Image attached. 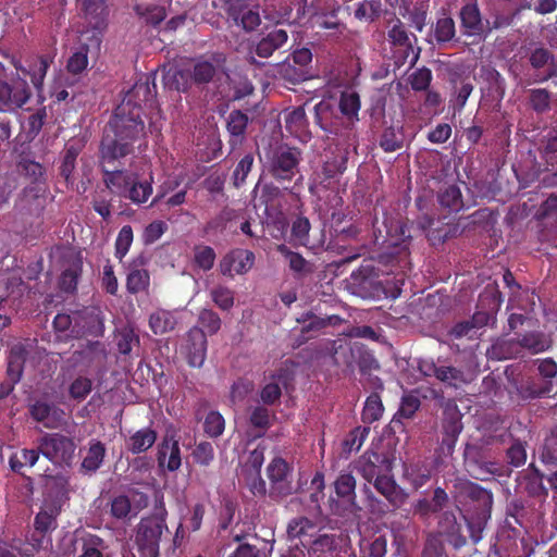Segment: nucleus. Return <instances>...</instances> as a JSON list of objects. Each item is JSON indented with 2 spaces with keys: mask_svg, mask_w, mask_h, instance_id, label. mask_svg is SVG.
I'll return each instance as SVG.
<instances>
[{
  "mask_svg": "<svg viewBox=\"0 0 557 557\" xmlns=\"http://www.w3.org/2000/svg\"><path fill=\"white\" fill-rule=\"evenodd\" d=\"M157 108V85L152 74L141 76L115 108L99 146L106 158L134 154L135 145L146 138L145 109Z\"/></svg>",
  "mask_w": 557,
  "mask_h": 557,
  "instance_id": "nucleus-1",
  "label": "nucleus"
},
{
  "mask_svg": "<svg viewBox=\"0 0 557 557\" xmlns=\"http://www.w3.org/2000/svg\"><path fill=\"white\" fill-rule=\"evenodd\" d=\"M124 158L116 156L115 159L108 160L104 153L99 152L102 182L111 194L134 205H143L152 195L153 177L150 175L149 180L141 181L137 173L122 169L121 160Z\"/></svg>",
  "mask_w": 557,
  "mask_h": 557,
  "instance_id": "nucleus-2",
  "label": "nucleus"
},
{
  "mask_svg": "<svg viewBox=\"0 0 557 557\" xmlns=\"http://www.w3.org/2000/svg\"><path fill=\"white\" fill-rule=\"evenodd\" d=\"M460 496L466 500L469 509L473 510L474 517L467 519V527L470 532V539L473 544L482 540V532L486 521L491 518L493 506V494L481 485L465 481L458 485Z\"/></svg>",
  "mask_w": 557,
  "mask_h": 557,
  "instance_id": "nucleus-3",
  "label": "nucleus"
},
{
  "mask_svg": "<svg viewBox=\"0 0 557 557\" xmlns=\"http://www.w3.org/2000/svg\"><path fill=\"white\" fill-rule=\"evenodd\" d=\"M302 152L297 147L280 144L270 147L264 154V169L276 182H292L299 173Z\"/></svg>",
  "mask_w": 557,
  "mask_h": 557,
  "instance_id": "nucleus-4",
  "label": "nucleus"
},
{
  "mask_svg": "<svg viewBox=\"0 0 557 557\" xmlns=\"http://www.w3.org/2000/svg\"><path fill=\"white\" fill-rule=\"evenodd\" d=\"M386 235L383 238L382 245L385 252L382 258L386 262H396L399 267L408 263L410 255L409 246L411 243V234L407 223L400 219H386L384 221Z\"/></svg>",
  "mask_w": 557,
  "mask_h": 557,
  "instance_id": "nucleus-5",
  "label": "nucleus"
},
{
  "mask_svg": "<svg viewBox=\"0 0 557 557\" xmlns=\"http://www.w3.org/2000/svg\"><path fill=\"white\" fill-rule=\"evenodd\" d=\"M169 533L165 519L158 516L143 518L137 525L134 557H159L163 533Z\"/></svg>",
  "mask_w": 557,
  "mask_h": 557,
  "instance_id": "nucleus-6",
  "label": "nucleus"
},
{
  "mask_svg": "<svg viewBox=\"0 0 557 557\" xmlns=\"http://www.w3.org/2000/svg\"><path fill=\"white\" fill-rule=\"evenodd\" d=\"M75 450L74 440L61 433H48L39 440V451L55 465L71 466Z\"/></svg>",
  "mask_w": 557,
  "mask_h": 557,
  "instance_id": "nucleus-7",
  "label": "nucleus"
},
{
  "mask_svg": "<svg viewBox=\"0 0 557 557\" xmlns=\"http://www.w3.org/2000/svg\"><path fill=\"white\" fill-rule=\"evenodd\" d=\"M387 41L391 45L394 63L397 67L403 66L408 59H410V65H414L419 58L420 49L414 52L410 34L399 18H396L394 24L389 27Z\"/></svg>",
  "mask_w": 557,
  "mask_h": 557,
  "instance_id": "nucleus-8",
  "label": "nucleus"
},
{
  "mask_svg": "<svg viewBox=\"0 0 557 557\" xmlns=\"http://www.w3.org/2000/svg\"><path fill=\"white\" fill-rule=\"evenodd\" d=\"M372 483L374 488L387 500L385 504L370 493L368 499L372 511L384 515L389 510L398 509L405 503L406 494L397 486L392 472L373 480Z\"/></svg>",
  "mask_w": 557,
  "mask_h": 557,
  "instance_id": "nucleus-9",
  "label": "nucleus"
},
{
  "mask_svg": "<svg viewBox=\"0 0 557 557\" xmlns=\"http://www.w3.org/2000/svg\"><path fill=\"white\" fill-rule=\"evenodd\" d=\"M270 497L283 498L294 492L293 467L282 457H274L267 467Z\"/></svg>",
  "mask_w": 557,
  "mask_h": 557,
  "instance_id": "nucleus-10",
  "label": "nucleus"
},
{
  "mask_svg": "<svg viewBox=\"0 0 557 557\" xmlns=\"http://www.w3.org/2000/svg\"><path fill=\"white\" fill-rule=\"evenodd\" d=\"M352 285L356 293L366 299H381L387 297V289L379 277L372 264H361L351 273Z\"/></svg>",
  "mask_w": 557,
  "mask_h": 557,
  "instance_id": "nucleus-11",
  "label": "nucleus"
},
{
  "mask_svg": "<svg viewBox=\"0 0 557 557\" xmlns=\"http://www.w3.org/2000/svg\"><path fill=\"white\" fill-rule=\"evenodd\" d=\"M463 458L467 472L475 480L488 481L503 475V467L486 460L482 449L476 446L467 445Z\"/></svg>",
  "mask_w": 557,
  "mask_h": 557,
  "instance_id": "nucleus-12",
  "label": "nucleus"
},
{
  "mask_svg": "<svg viewBox=\"0 0 557 557\" xmlns=\"http://www.w3.org/2000/svg\"><path fill=\"white\" fill-rule=\"evenodd\" d=\"M32 97L26 79L15 78L11 82L0 79V112H11L22 108Z\"/></svg>",
  "mask_w": 557,
  "mask_h": 557,
  "instance_id": "nucleus-13",
  "label": "nucleus"
},
{
  "mask_svg": "<svg viewBox=\"0 0 557 557\" xmlns=\"http://www.w3.org/2000/svg\"><path fill=\"white\" fill-rule=\"evenodd\" d=\"M503 304L502 293L496 284H488L479 296L478 310L471 318L474 329H480L495 318Z\"/></svg>",
  "mask_w": 557,
  "mask_h": 557,
  "instance_id": "nucleus-14",
  "label": "nucleus"
},
{
  "mask_svg": "<svg viewBox=\"0 0 557 557\" xmlns=\"http://www.w3.org/2000/svg\"><path fill=\"white\" fill-rule=\"evenodd\" d=\"M528 59L534 70L529 84H543L557 77V57L547 48L537 47L531 50Z\"/></svg>",
  "mask_w": 557,
  "mask_h": 557,
  "instance_id": "nucleus-15",
  "label": "nucleus"
},
{
  "mask_svg": "<svg viewBox=\"0 0 557 557\" xmlns=\"http://www.w3.org/2000/svg\"><path fill=\"white\" fill-rule=\"evenodd\" d=\"M429 37V42L440 48L459 42L455 20L446 9L442 8L437 12L435 21L430 26Z\"/></svg>",
  "mask_w": 557,
  "mask_h": 557,
  "instance_id": "nucleus-16",
  "label": "nucleus"
},
{
  "mask_svg": "<svg viewBox=\"0 0 557 557\" xmlns=\"http://www.w3.org/2000/svg\"><path fill=\"white\" fill-rule=\"evenodd\" d=\"M61 509L58 506L45 504V507L34 518V532L30 541L35 549L42 547L44 539L48 533L54 531L58 527L57 518Z\"/></svg>",
  "mask_w": 557,
  "mask_h": 557,
  "instance_id": "nucleus-17",
  "label": "nucleus"
},
{
  "mask_svg": "<svg viewBox=\"0 0 557 557\" xmlns=\"http://www.w3.org/2000/svg\"><path fill=\"white\" fill-rule=\"evenodd\" d=\"M356 468L367 482L372 483L373 480L392 472V462L383 454L366 451L357 461Z\"/></svg>",
  "mask_w": 557,
  "mask_h": 557,
  "instance_id": "nucleus-18",
  "label": "nucleus"
},
{
  "mask_svg": "<svg viewBox=\"0 0 557 557\" xmlns=\"http://www.w3.org/2000/svg\"><path fill=\"white\" fill-rule=\"evenodd\" d=\"M255 253L250 250L236 248L227 252L220 262V271L224 276L247 273L255 263Z\"/></svg>",
  "mask_w": 557,
  "mask_h": 557,
  "instance_id": "nucleus-19",
  "label": "nucleus"
},
{
  "mask_svg": "<svg viewBox=\"0 0 557 557\" xmlns=\"http://www.w3.org/2000/svg\"><path fill=\"white\" fill-rule=\"evenodd\" d=\"M30 417L48 429H57L64 423V411L53 404L37 400L29 407Z\"/></svg>",
  "mask_w": 557,
  "mask_h": 557,
  "instance_id": "nucleus-20",
  "label": "nucleus"
},
{
  "mask_svg": "<svg viewBox=\"0 0 557 557\" xmlns=\"http://www.w3.org/2000/svg\"><path fill=\"white\" fill-rule=\"evenodd\" d=\"M458 18L465 36H481L485 30L476 1L465 3L459 10Z\"/></svg>",
  "mask_w": 557,
  "mask_h": 557,
  "instance_id": "nucleus-21",
  "label": "nucleus"
},
{
  "mask_svg": "<svg viewBox=\"0 0 557 557\" xmlns=\"http://www.w3.org/2000/svg\"><path fill=\"white\" fill-rule=\"evenodd\" d=\"M522 358L525 354L539 355L549 350L553 346V338L543 331H528L517 336Z\"/></svg>",
  "mask_w": 557,
  "mask_h": 557,
  "instance_id": "nucleus-22",
  "label": "nucleus"
},
{
  "mask_svg": "<svg viewBox=\"0 0 557 557\" xmlns=\"http://www.w3.org/2000/svg\"><path fill=\"white\" fill-rule=\"evenodd\" d=\"M70 481L65 474L58 473L48 475L45 483V504L58 506L62 509L64 503L69 499Z\"/></svg>",
  "mask_w": 557,
  "mask_h": 557,
  "instance_id": "nucleus-23",
  "label": "nucleus"
},
{
  "mask_svg": "<svg viewBox=\"0 0 557 557\" xmlns=\"http://www.w3.org/2000/svg\"><path fill=\"white\" fill-rule=\"evenodd\" d=\"M187 361L190 367L200 368L207 356V335L202 329L193 327L187 333Z\"/></svg>",
  "mask_w": 557,
  "mask_h": 557,
  "instance_id": "nucleus-24",
  "label": "nucleus"
},
{
  "mask_svg": "<svg viewBox=\"0 0 557 557\" xmlns=\"http://www.w3.org/2000/svg\"><path fill=\"white\" fill-rule=\"evenodd\" d=\"M438 531L446 536V541L455 548L460 549L467 544L462 533V525L458 522L455 512L444 511L438 521Z\"/></svg>",
  "mask_w": 557,
  "mask_h": 557,
  "instance_id": "nucleus-25",
  "label": "nucleus"
},
{
  "mask_svg": "<svg viewBox=\"0 0 557 557\" xmlns=\"http://www.w3.org/2000/svg\"><path fill=\"white\" fill-rule=\"evenodd\" d=\"M158 463L161 468H165L170 472L180 469L182 465L181 448L178 441L173 435L164 436L158 447Z\"/></svg>",
  "mask_w": 557,
  "mask_h": 557,
  "instance_id": "nucleus-26",
  "label": "nucleus"
},
{
  "mask_svg": "<svg viewBox=\"0 0 557 557\" xmlns=\"http://www.w3.org/2000/svg\"><path fill=\"white\" fill-rule=\"evenodd\" d=\"M343 539L335 534H321L312 541L309 557H339Z\"/></svg>",
  "mask_w": 557,
  "mask_h": 557,
  "instance_id": "nucleus-27",
  "label": "nucleus"
},
{
  "mask_svg": "<svg viewBox=\"0 0 557 557\" xmlns=\"http://www.w3.org/2000/svg\"><path fill=\"white\" fill-rule=\"evenodd\" d=\"M158 437V433L150 426L143 428L133 433L125 442L126 448L133 455L146 453L151 448Z\"/></svg>",
  "mask_w": 557,
  "mask_h": 557,
  "instance_id": "nucleus-28",
  "label": "nucleus"
},
{
  "mask_svg": "<svg viewBox=\"0 0 557 557\" xmlns=\"http://www.w3.org/2000/svg\"><path fill=\"white\" fill-rule=\"evenodd\" d=\"M220 70L219 60L199 58L195 61L191 70V81L196 85L208 84L213 81Z\"/></svg>",
  "mask_w": 557,
  "mask_h": 557,
  "instance_id": "nucleus-29",
  "label": "nucleus"
},
{
  "mask_svg": "<svg viewBox=\"0 0 557 557\" xmlns=\"http://www.w3.org/2000/svg\"><path fill=\"white\" fill-rule=\"evenodd\" d=\"M288 39L285 29H273L265 37L260 39L255 48V53L260 58H269L273 52L283 47Z\"/></svg>",
  "mask_w": 557,
  "mask_h": 557,
  "instance_id": "nucleus-30",
  "label": "nucleus"
},
{
  "mask_svg": "<svg viewBox=\"0 0 557 557\" xmlns=\"http://www.w3.org/2000/svg\"><path fill=\"white\" fill-rule=\"evenodd\" d=\"M106 453L107 449L102 442L91 440L88 443L86 455L81 463V471L84 473L97 472L103 463Z\"/></svg>",
  "mask_w": 557,
  "mask_h": 557,
  "instance_id": "nucleus-31",
  "label": "nucleus"
},
{
  "mask_svg": "<svg viewBox=\"0 0 557 557\" xmlns=\"http://www.w3.org/2000/svg\"><path fill=\"white\" fill-rule=\"evenodd\" d=\"M277 251L288 261L289 269L293 271L295 278L301 280L313 273V264L299 252L290 250L284 244L277 247Z\"/></svg>",
  "mask_w": 557,
  "mask_h": 557,
  "instance_id": "nucleus-32",
  "label": "nucleus"
},
{
  "mask_svg": "<svg viewBox=\"0 0 557 557\" xmlns=\"http://www.w3.org/2000/svg\"><path fill=\"white\" fill-rule=\"evenodd\" d=\"M27 357L28 350L23 344L18 343L13 345L8 357L7 377L20 382L23 376Z\"/></svg>",
  "mask_w": 557,
  "mask_h": 557,
  "instance_id": "nucleus-33",
  "label": "nucleus"
},
{
  "mask_svg": "<svg viewBox=\"0 0 557 557\" xmlns=\"http://www.w3.org/2000/svg\"><path fill=\"white\" fill-rule=\"evenodd\" d=\"M338 109L346 119V129H351L355 122L358 121L360 110V97L356 91H343L338 101Z\"/></svg>",
  "mask_w": 557,
  "mask_h": 557,
  "instance_id": "nucleus-34",
  "label": "nucleus"
},
{
  "mask_svg": "<svg viewBox=\"0 0 557 557\" xmlns=\"http://www.w3.org/2000/svg\"><path fill=\"white\" fill-rule=\"evenodd\" d=\"M488 355L497 360L522 358L517 337H500L496 339L488 349Z\"/></svg>",
  "mask_w": 557,
  "mask_h": 557,
  "instance_id": "nucleus-35",
  "label": "nucleus"
},
{
  "mask_svg": "<svg viewBox=\"0 0 557 557\" xmlns=\"http://www.w3.org/2000/svg\"><path fill=\"white\" fill-rule=\"evenodd\" d=\"M249 117L240 110H233L226 119V129L230 134L232 146L242 144L245 138Z\"/></svg>",
  "mask_w": 557,
  "mask_h": 557,
  "instance_id": "nucleus-36",
  "label": "nucleus"
},
{
  "mask_svg": "<svg viewBox=\"0 0 557 557\" xmlns=\"http://www.w3.org/2000/svg\"><path fill=\"white\" fill-rule=\"evenodd\" d=\"M83 11L91 28L100 30L106 27L108 13L104 0H84Z\"/></svg>",
  "mask_w": 557,
  "mask_h": 557,
  "instance_id": "nucleus-37",
  "label": "nucleus"
},
{
  "mask_svg": "<svg viewBox=\"0 0 557 557\" xmlns=\"http://www.w3.org/2000/svg\"><path fill=\"white\" fill-rule=\"evenodd\" d=\"M336 496L348 507L356 505V479L349 472L341 473L334 482Z\"/></svg>",
  "mask_w": 557,
  "mask_h": 557,
  "instance_id": "nucleus-38",
  "label": "nucleus"
},
{
  "mask_svg": "<svg viewBox=\"0 0 557 557\" xmlns=\"http://www.w3.org/2000/svg\"><path fill=\"white\" fill-rule=\"evenodd\" d=\"M528 106L536 114H545L550 111L554 92L546 88H531L528 91Z\"/></svg>",
  "mask_w": 557,
  "mask_h": 557,
  "instance_id": "nucleus-39",
  "label": "nucleus"
},
{
  "mask_svg": "<svg viewBox=\"0 0 557 557\" xmlns=\"http://www.w3.org/2000/svg\"><path fill=\"white\" fill-rule=\"evenodd\" d=\"M331 104L325 101H320L314 106V122L325 132L336 136L342 135L338 126V119L330 121Z\"/></svg>",
  "mask_w": 557,
  "mask_h": 557,
  "instance_id": "nucleus-40",
  "label": "nucleus"
},
{
  "mask_svg": "<svg viewBox=\"0 0 557 557\" xmlns=\"http://www.w3.org/2000/svg\"><path fill=\"white\" fill-rule=\"evenodd\" d=\"M52 57L50 54H44L38 57L34 65L29 66V70L20 69L23 74L30 77L32 84L37 91H40L44 85L47 71L52 63Z\"/></svg>",
  "mask_w": 557,
  "mask_h": 557,
  "instance_id": "nucleus-41",
  "label": "nucleus"
},
{
  "mask_svg": "<svg viewBox=\"0 0 557 557\" xmlns=\"http://www.w3.org/2000/svg\"><path fill=\"white\" fill-rule=\"evenodd\" d=\"M437 200L443 208L458 212L463 208L460 188L456 184L447 185L437 194Z\"/></svg>",
  "mask_w": 557,
  "mask_h": 557,
  "instance_id": "nucleus-42",
  "label": "nucleus"
},
{
  "mask_svg": "<svg viewBox=\"0 0 557 557\" xmlns=\"http://www.w3.org/2000/svg\"><path fill=\"white\" fill-rule=\"evenodd\" d=\"M404 140L403 126H388L381 135L380 147L385 152H394L403 148Z\"/></svg>",
  "mask_w": 557,
  "mask_h": 557,
  "instance_id": "nucleus-43",
  "label": "nucleus"
},
{
  "mask_svg": "<svg viewBox=\"0 0 557 557\" xmlns=\"http://www.w3.org/2000/svg\"><path fill=\"white\" fill-rule=\"evenodd\" d=\"M134 11L139 17L145 20L146 24L153 27L160 25L166 17V11L161 5L138 3L134 7Z\"/></svg>",
  "mask_w": 557,
  "mask_h": 557,
  "instance_id": "nucleus-44",
  "label": "nucleus"
},
{
  "mask_svg": "<svg viewBox=\"0 0 557 557\" xmlns=\"http://www.w3.org/2000/svg\"><path fill=\"white\" fill-rule=\"evenodd\" d=\"M39 454H41L39 449L36 450L23 448L18 451H15L9 458L11 470L15 473H22V470L25 466L33 467L37 462Z\"/></svg>",
  "mask_w": 557,
  "mask_h": 557,
  "instance_id": "nucleus-45",
  "label": "nucleus"
},
{
  "mask_svg": "<svg viewBox=\"0 0 557 557\" xmlns=\"http://www.w3.org/2000/svg\"><path fill=\"white\" fill-rule=\"evenodd\" d=\"M384 412V406L381 396L377 393L370 394L364 403V407L361 413L362 421L371 424L380 420Z\"/></svg>",
  "mask_w": 557,
  "mask_h": 557,
  "instance_id": "nucleus-46",
  "label": "nucleus"
},
{
  "mask_svg": "<svg viewBox=\"0 0 557 557\" xmlns=\"http://www.w3.org/2000/svg\"><path fill=\"white\" fill-rule=\"evenodd\" d=\"M82 260L76 259L69 268H66L60 276V288L65 293H73L77 288L78 277L82 273Z\"/></svg>",
  "mask_w": 557,
  "mask_h": 557,
  "instance_id": "nucleus-47",
  "label": "nucleus"
},
{
  "mask_svg": "<svg viewBox=\"0 0 557 557\" xmlns=\"http://www.w3.org/2000/svg\"><path fill=\"white\" fill-rule=\"evenodd\" d=\"M117 350L122 355H129L133 348L140 344L139 335L129 326L117 330L115 335Z\"/></svg>",
  "mask_w": 557,
  "mask_h": 557,
  "instance_id": "nucleus-48",
  "label": "nucleus"
},
{
  "mask_svg": "<svg viewBox=\"0 0 557 557\" xmlns=\"http://www.w3.org/2000/svg\"><path fill=\"white\" fill-rule=\"evenodd\" d=\"M405 478L416 488L425 485L431 479V469L422 463H411L405 469Z\"/></svg>",
  "mask_w": 557,
  "mask_h": 557,
  "instance_id": "nucleus-49",
  "label": "nucleus"
},
{
  "mask_svg": "<svg viewBox=\"0 0 557 557\" xmlns=\"http://www.w3.org/2000/svg\"><path fill=\"white\" fill-rule=\"evenodd\" d=\"M150 284V275L147 270L133 269L126 277V289L129 294L146 292Z\"/></svg>",
  "mask_w": 557,
  "mask_h": 557,
  "instance_id": "nucleus-50",
  "label": "nucleus"
},
{
  "mask_svg": "<svg viewBox=\"0 0 557 557\" xmlns=\"http://www.w3.org/2000/svg\"><path fill=\"white\" fill-rule=\"evenodd\" d=\"M109 512L116 520H129L132 512V503L128 496L124 494L114 495L109 502Z\"/></svg>",
  "mask_w": 557,
  "mask_h": 557,
  "instance_id": "nucleus-51",
  "label": "nucleus"
},
{
  "mask_svg": "<svg viewBox=\"0 0 557 557\" xmlns=\"http://www.w3.org/2000/svg\"><path fill=\"white\" fill-rule=\"evenodd\" d=\"M552 389V382L540 383L535 380H531L521 384L518 392L523 399H535L549 395Z\"/></svg>",
  "mask_w": 557,
  "mask_h": 557,
  "instance_id": "nucleus-52",
  "label": "nucleus"
},
{
  "mask_svg": "<svg viewBox=\"0 0 557 557\" xmlns=\"http://www.w3.org/2000/svg\"><path fill=\"white\" fill-rule=\"evenodd\" d=\"M420 405L421 401L417 396L412 394L403 396L399 409L391 421V426L394 429L397 424H400V418L411 419L420 408Z\"/></svg>",
  "mask_w": 557,
  "mask_h": 557,
  "instance_id": "nucleus-53",
  "label": "nucleus"
},
{
  "mask_svg": "<svg viewBox=\"0 0 557 557\" xmlns=\"http://www.w3.org/2000/svg\"><path fill=\"white\" fill-rule=\"evenodd\" d=\"M348 158L345 153L332 154L326 157L322 165V173L326 178H334L343 174L347 168Z\"/></svg>",
  "mask_w": 557,
  "mask_h": 557,
  "instance_id": "nucleus-54",
  "label": "nucleus"
},
{
  "mask_svg": "<svg viewBox=\"0 0 557 557\" xmlns=\"http://www.w3.org/2000/svg\"><path fill=\"white\" fill-rule=\"evenodd\" d=\"M81 149L76 146H67L62 156L60 164V175L66 183L72 182V175L76 166V160L79 156Z\"/></svg>",
  "mask_w": 557,
  "mask_h": 557,
  "instance_id": "nucleus-55",
  "label": "nucleus"
},
{
  "mask_svg": "<svg viewBox=\"0 0 557 557\" xmlns=\"http://www.w3.org/2000/svg\"><path fill=\"white\" fill-rule=\"evenodd\" d=\"M370 433V426H357L351 430L343 442V450L347 454L358 451Z\"/></svg>",
  "mask_w": 557,
  "mask_h": 557,
  "instance_id": "nucleus-56",
  "label": "nucleus"
},
{
  "mask_svg": "<svg viewBox=\"0 0 557 557\" xmlns=\"http://www.w3.org/2000/svg\"><path fill=\"white\" fill-rule=\"evenodd\" d=\"M210 297L214 305L223 311H228L234 306V292L227 286L218 285L211 288Z\"/></svg>",
  "mask_w": 557,
  "mask_h": 557,
  "instance_id": "nucleus-57",
  "label": "nucleus"
},
{
  "mask_svg": "<svg viewBox=\"0 0 557 557\" xmlns=\"http://www.w3.org/2000/svg\"><path fill=\"white\" fill-rule=\"evenodd\" d=\"M175 322L171 313L164 310L157 311L149 318V326L156 335L172 331Z\"/></svg>",
  "mask_w": 557,
  "mask_h": 557,
  "instance_id": "nucleus-58",
  "label": "nucleus"
},
{
  "mask_svg": "<svg viewBox=\"0 0 557 557\" xmlns=\"http://www.w3.org/2000/svg\"><path fill=\"white\" fill-rule=\"evenodd\" d=\"M104 541L95 534L82 536V554L79 557H103Z\"/></svg>",
  "mask_w": 557,
  "mask_h": 557,
  "instance_id": "nucleus-59",
  "label": "nucleus"
},
{
  "mask_svg": "<svg viewBox=\"0 0 557 557\" xmlns=\"http://www.w3.org/2000/svg\"><path fill=\"white\" fill-rule=\"evenodd\" d=\"M134 239V233L131 225H124L120 230L115 239V252L114 256L120 261L127 255Z\"/></svg>",
  "mask_w": 557,
  "mask_h": 557,
  "instance_id": "nucleus-60",
  "label": "nucleus"
},
{
  "mask_svg": "<svg viewBox=\"0 0 557 557\" xmlns=\"http://www.w3.org/2000/svg\"><path fill=\"white\" fill-rule=\"evenodd\" d=\"M225 429V420L223 416L218 411H210L203 422L205 433L212 438H216L222 435Z\"/></svg>",
  "mask_w": 557,
  "mask_h": 557,
  "instance_id": "nucleus-61",
  "label": "nucleus"
},
{
  "mask_svg": "<svg viewBox=\"0 0 557 557\" xmlns=\"http://www.w3.org/2000/svg\"><path fill=\"white\" fill-rule=\"evenodd\" d=\"M315 529V524L307 517H297L289 521L287 525V534L290 539L310 535Z\"/></svg>",
  "mask_w": 557,
  "mask_h": 557,
  "instance_id": "nucleus-62",
  "label": "nucleus"
},
{
  "mask_svg": "<svg viewBox=\"0 0 557 557\" xmlns=\"http://www.w3.org/2000/svg\"><path fill=\"white\" fill-rule=\"evenodd\" d=\"M215 257V251L210 246L199 245L195 247L194 262L203 271H209L213 268Z\"/></svg>",
  "mask_w": 557,
  "mask_h": 557,
  "instance_id": "nucleus-63",
  "label": "nucleus"
},
{
  "mask_svg": "<svg viewBox=\"0 0 557 557\" xmlns=\"http://www.w3.org/2000/svg\"><path fill=\"white\" fill-rule=\"evenodd\" d=\"M88 46L82 45L78 50L70 57L66 69L71 74L77 75L86 70L88 65Z\"/></svg>",
  "mask_w": 557,
  "mask_h": 557,
  "instance_id": "nucleus-64",
  "label": "nucleus"
}]
</instances>
